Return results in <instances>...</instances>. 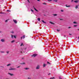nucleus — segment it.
Masks as SVG:
<instances>
[{
  "label": "nucleus",
  "mask_w": 79,
  "mask_h": 79,
  "mask_svg": "<svg viewBox=\"0 0 79 79\" xmlns=\"http://www.w3.org/2000/svg\"><path fill=\"white\" fill-rule=\"evenodd\" d=\"M16 69L15 68H11L9 69V70H16Z\"/></svg>",
  "instance_id": "1"
},
{
  "label": "nucleus",
  "mask_w": 79,
  "mask_h": 79,
  "mask_svg": "<svg viewBox=\"0 0 79 79\" xmlns=\"http://www.w3.org/2000/svg\"><path fill=\"white\" fill-rule=\"evenodd\" d=\"M40 68V66L39 65H38L36 67V69H39Z\"/></svg>",
  "instance_id": "2"
},
{
  "label": "nucleus",
  "mask_w": 79,
  "mask_h": 79,
  "mask_svg": "<svg viewBox=\"0 0 79 79\" xmlns=\"http://www.w3.org/2000/svg\"><path fill=\"white\" fill-rule=\"evenodd\" d=\"M37 54H34L31 56H34V57H35V56H37Z\"/></svg>",
  "instance_id": "3"
},
{
  "label": "nucleus",
  "mask_w": 79,
  "mask_h": 79,
  "mask_svg": "<svg viewBox=\"0 0 79 79\" xmlns=\"http://www.w3.org/2000/svg\"><path fill=\"white\" fill-rule=\"evenodd\" d=\"M13 21L15 24H17V21H16V20L14 19Z\"/></svg>",
  "instance_id": "4"
},
{
  "label": "nucleus",
  "mask_w": 79,
  "mask_h": 79,
  "mask_svg": "<svg viewBox=\"0 0 79 79\" xmlns=\"http://www.w3.org/2000/svg\"><path fill=\"white\" fill-rule=\"evenodd\" d=\"M1 41H2V42H5V40L4 39H2Z\"/></svg>",
  "instance_id": "5"
},
{
  "label": "nucleus",
  "mask_w": 79,
  "mask_h": 79,
  "mask_svg": "<svg viewBox=\"0 0 79 79\" xmlns=\"http://www.w3.org/2000/svg\"><path fill=\"white\" fill-rule=\"evenodd\" d=\"M74 2H75V3H78V2H79V1L78 0H75L74 1Z\"/></svg>",
  "instance_id": "6"
},
{
  "label": "nucleus",
  "mask_w": 79,
  "mask_h": 79,
  "mask_svg": "<svg viewBox=\"0 0 79 79\" xmlns=\"http://www.w3.org/2000/svg\"><path fill=\"white\" fill-rule=\"evenodd\" d=\"M78 6H79V5H76L75 7V8H76V9H77V8H78Z\"/></svg>",
  "instance_id": "7"
},
{
  "label": "nucleus",
  "mask_w": 79,
  "mask_h": 79,
  "mask_svg": "<svg viewBox=\"0 0 79 79\" xmlns=\"http://www.w3.org/2000/svg\"><path fill=\"white\" fill-rule=\"evenodd\" d=\"M49 23L52 24H55V23H53V22H49Z\"/></svg>",
  "instance_id": "8"
},
{
  "label": "nucleus",
  "mask_w": 79,
  "mask_h": 79,
  "mask_svg": "<svg viewBox=\"0 0 79 79\" xmlns=\"http://www.w3.org/2000/svg\"><path fill=\"white\" fill-rule=\"evenodd\" d=\"M8 74L10 75V76H13V74H12L11 73H8Z\"/></svg>",
  "instance_id": "9"
},
{
  "label": "nucleus",
  "mask_w": 79,
  "mask_h": 79,
  "mask_svg": "<svg viewBox=\"0 0 79 79\" xmlns=\"http://www.w3.org/2000/svg\"><path fill=\"white\" fill-rule=\"evenodd\" d=\"M37 20L39 21H40V18H38L37 19Z\"/></svg>",
  "instance_id": "10"
},
{
  "label": "nucleus",
  "mask_w": 79,
  "mask_h": 79,
  "mask_svg": "<svg viewBox=\"0 0 79 79\" xmlns=\"http://www.w3.org/2000/svg\"><path fill=\"white\" fill-rule=\"evenodd\" d=\"M15 42V40H13L11 41V43H14V42Z\"/></svg>",
  "instance_id": "11"
},
{
  "label": "nucleus",
  "mask_w": 79,
  "mask_h": 79,
  "mask_svg": "<svg viewBox=\"0 0 79 79\" xmlns=\"http://www.w3.org/2000/svg\"><path fill=\"white\" fill-rule=\"evenodd\" d=\"M65 6H66V7H70V6H67V5L66 4L65 5Z\"/></svg>",
  "instance_id": "12"
},
{
  "label": "nucleus",
  "mask_w": 79,
  "mask_h": 79,
  "mask_svg": "<svg viewBox=\"0 0 79 79\" xmlns=\"http://www.w3.org/2000/svg\"><path fill=\"white\" fill-rule=\"evenodd\" d=\"M24 69H26V70H27V69H29V68H24Z\"/></svg>",
  "instance_id": "13"
},
{
  "label": "nucleus",
  "mask_w": 79,
  "mask_h": 79,
  "mask_svg": "<svg viewBox=\"0 0 79 79\" xmlns=\"http://www.w3.org/2000/svg\"><path fill=\"white\" fill-rule=\"evenodd\" d=\"M53 1L55 2H58V0H53Z\"/></svg>",
  "instance_id": "14"
},
{
  "label": "nucleus",
  "mask_w": 79,
  "mask_h": 79,
  "mask_svg": "<svg viewBox=\"0 0 79 79\" xmlns=\"http://www.w3.org/2000/svg\"><path fill=\"white\" fill-rule=\"evenodd\" d=\"M34 10L36 11H37V12H38V10H37V9H35V8L34 7Z\"/></svg>",
  "instance_id": "15"
},
{
  "label": "nucleus",
  "mask_w": 79,
  "mask_h": 79,
  "mask_svg": "<svg viewBox=\"0 0 79 79\" xmlns=\"http://www.w3.org/2000/svg\"><path fill=\"white\" fill-rule=\"evenodd\" d=\"M73 23H74V24H77V23L76 22H73Z\"/></svg>",
  "instance_id": "16"
},
{
  "label": "nucleus",
  "mask_w": 79,
  "mask_h": 79,
  "mask_svg": "<svg viewBox=\"0 0 79 79\" xmlns=\"http://www.w3.org/2000/svg\"><path fill=\"white\" fill-rule=\"evenodd\" d=\"M54 15V16H57V15L56 14H53Z\"/></svg>",
  "instance_id": "17"
},
{
  "label": "nucleus",
  "mask_w": 79,
  "mask_h": 79,
  "mask_svg": "<svg viewBox=\"0 0 79 79\" xmlns=\"http://www.w3.org/2000/svg\"><path fill=\"white\" fill-rule=\"evenodd\" d=\"M42 22H43L44 23H46V22H44V20H42Z\"/></svg>",
  "instance_id": "18"
},
{
  "label": "nucleus",
  "mask_w": 79,
  "mask_h": 79,
  "mask_svg": "<svg viewBox=\"0 0 79 79\" xmlns=\"http://www.w3.org/2000/svg\"><path fill=\"white\" fill-rule=\"evenodd\" d=\"M10 65H11V64H7V66H10Z\"/></svg>",
  "instance_id": "19"
},
{
  "label": "nucleus",
  "mask_w": 79,
  "mask_h": 79,
  "mask_svg": "<svg viewBox=\"0 0 79 79\" xmlns=\"http://www.w3.org/2000/svg\"><path fill=\"white\" fill-rule=\"evenodd\" d=\"M7 11L8 12H11V11L10 10H7Z\"/></svg>",
  "instance_id": "20"
},
{
  "label": "nucleus",
  "mask_w": 79,
  "mask_h": 79,
  "mask_svg": "<svg viewBox=\"0 0 79 79\" xmlns=\"http://www.w3.org/2000/svg\"><path fill=\"white\" fill-rule=\"evenodd\" d=\"M22 45H23V43H22L21 44V45H20V46H22Z\"/></svg>",
  "instance_id": "21"
},
{
  "label": "nucleus",
  "mask_w": 79,
  "mask_h": 79,
  "mask_svg": "<svg viewBox=\"0 0 79 79\" xmlns=\"http://www.w3.org/2000/svg\"><path fill=\"white\" fill-rule=\"evenodd\" d=\"M43 67H45V64H44L43 65Z\"/></svg>",
  "instance_id": "22"
},
{
  "label": "nucleus",
  "mask_w": 79,
  "mask_h": 79,
  "mask_svg": "<svg viewBox=\"0 0 79 79\" xmlns=\"http://www.w3.org/2000/svg\"><path fill=\"white\" fill-rule=\"evenodd\" d=\"M60 31V30L57 29V32H59Z\"/></svg>",
  "instance_id": "23"
},
{
  "label": "nucleus",
  "mask_w": 79,
  "mask_h": 79,
  "mask_svg": "<svg viewBox=\"0 0 79 79\" xmlns=\"http://www.w3.org/2000/svg\"><path fill=\"white\" fill-rule=\"evenodd\" d=\"M20 64H25V63H21Z\"/></svg>",
  "instance_id": "24"
},
{
  "label": "nucleus",
  "mask_w": 79,
  "mask_h": 79,
  "mask_svg": "<svg viewBox=\"0 0 79 79\" xmlns=\"http://www.w3.org/2000/svg\"><path fill=\"white\" fill-rule=\"evenodd\" d=\"M11 35V37L12 38V39H13V35Z\"/></svg>",
  "instance_id": "25"
},
{
  "label": "nucleus",
  "mask_w": 79,
  "mask_h": 79,
  "mask_svg": "<svg viewBox=\"0 0 79 79\" xmlns=\"http://www.w3.org/2000/svg\"><path fill=\"white\" fill-rule=\"evenodd\" d=\"M6 53L7 54H8L9 53V51H7Z\"/></svg>",
  "instance_id": "26"
},
{
  "label": "nucleus",
  "mask_w": 79,
  "mask_h": 79,
  "mask_svg": "<svg viewBox=\"0 0 79 79\" xmlns=\"http://www.w3.org/2000/svg\"><path fill=\"white\" fill-rule=\"evenodd\" d=\"M14 37L15 38V39H16V36H14Z\"/></svg>",
  "instance_id": "27"
},
{
  "label": "nucleus",
  "mask_w": 79,
  "mask_h": 79,
  "mask_svg": "<svg viewBox=\"0 0 79 79\" xmlns=\"http://www.w3.org/2000/svg\"><path fill=\"white\" fill-rule=\"evenodd\" d=\"M8 22V20H6L5 21V22L6 23H7Z\"/></svg>",
  "instance_id": "28"
},
{
  "label": "nucleus",
  "mask_w": 79,
  "mask_h": 79,
  "mask_svg": "<svg viewBox=\"0 0 79 79\" xmlns=\"http://www.w3.org/2000/svg\"><path fill=\"white\" fill-rule=\"evenodd\" d=\"M21 50H22L23 51V52H24V51H23V48H22L21 49Z\"/></svg>",
  "instance_id": "29"
},
{
  "label": "nucleus",
  "mask_w": 79,
  "mask_h": 79,
  "mask_svg": "<svg viewBox=\"0 0 79 79\" xmlns=\"http://www.w3.org/2000/svg\"><path fill=\"white\" fill-rule=\"evenodd\" d=\"M1 53H5V52L3 51H1Z\"/></svg>",
  "instance_id": "30"
},
{
  "label": "nucleus",
  "mask_w": 79,
  "mask_h": 79,
  "mask_svg": "<svg viewBox=\"0 0 79 79\" xmlns=\"http://www.w3.org/2000/svg\"><path fill=\"white\" fill-rule=\"evenodd\" d=\"M0 67L1 68H4V66H1Z\"/></svg>",
  "instance_id": "31"
},
{
  "label": "nucleus",
  "mask_w": 79,
  "mask_h": 79,
  "mask_svg": "<svg viewBox=\"0 0 79 79\" xmlns=\"http://www.w3.org/2000/svg\"><path fill=\"white\" fill-rule=\"evenodd\" d=\"M31 11H32V12H34V10H33L31 9Z\"/></svg>",
  "instance_id": "32"
},
{
  "label": "nucleus",
  "mask_w": 79,
  "mask_h": 79,
  "mask_svg": "<svg viewBox=\"0 0 79 79\" xmlns=\"http://www.w3.org/2000/svg\"><path fill=\"white\" fill-rule=\"evenodd\" d=\"M44 5H46L47 4L45 3H43Z\"/></svg>",
  "instance_id": "33"
},
{
  "label": "nucleus",
  "mask_w": 79,
  "mask_h": 79,
  "mask_svg": "<svg viewBox=\"0 0 79 79\" xmlns=\"http://www.w3.org/2000/svg\"><path fill=\"white\" fill-rule=\"evenodd\" d=\"M25 38V35H24L23 37V39H24Z\"/></svg>",
  "instance_id": "34"
},
{
  "label": "nucleus",
  "mask_w": 79,
  "mask_h": 79,
  "mask_svg": "<svg viewBox=\"0 0 79 79\" xmlns=\"http://www.w3.org/2000/svg\"><path fill=\"white\" fill-rule=\"evenodd\" d=\"M0 14H4V13L1 12L0 13Z\"/></svg>",
  "instance_id": "35"
},
{
  "label": "nucleus",
  "mask_w": 79,
  "mask_h": 79,
  "mask_svg": "<svg viewBox=\"0 0 79 79\" xmlns=\"http://www.w3.org/2000/svg\"><path fill=\"white\" fill-rule=\"evenodd\" d=\"M23 37L22 36V37H21V40H22V39H23Z\"/></svg>",
  "instance_id": "36"
},
{
  "label": "nucleus",
  "mask_w": 79,
  "mask_h": 79,
  "mask_svg": "<svg viewBox=\"0 0 79 79\" xmlns=\"http://www.w3.org/2000/svg\"><path fill=\"white\" fill-rule=\"evenodd\" d=\"M52 0H48V1L49 2H50L51 1H52Z\"/></svg>",
  "instance_id": "37"
},
{
  "label": "nucleus",
  "mask_w": 79,
  "mask_h": 79,
  "mask_svg": "<svg viewBox=\"0 0 79 79\" xmlns=\"http://www.w3.org/2000/svg\"><path fill=\"white\" fill-rule=\"evenodd\" d=\"M19 67H20V66H19L17 67V68H19Z\"/></svg>",
  "instance_id": "38"
},
{
  "label": "nucleus",
  "mask_w": 79,
  "mask_h": 79,
  "mask_svg": "<svg viewBox=\"0 0 79 79\" xmlns=\"http://www.w3.org/2000/svg\"><path fill=\"white\" fill-rule=\"evenodd\" d=\"M73 26L74 27H76V26H77V25H74Z\"/></svg>",
  "instance_id": "39"
},
{
  "label": "nucleus",
  "mask_w": 79,
  "mask_h": 79,
  "mask_svg": "<svg viewBox=\"0 0 79 79\" xmlns=\"http://www.w3.org/2000/svg\"><path fill=\"white\" fill-rule=\"evenodd\" d=\"M61 11L62 12H63L64 11L63 10H61Z\"/></svg>",
  "instance_id": "40"
},
{
  "label": "nucleus",
  "mask_w": 79,
  "mask_h": 79,
  "mask_svg": "<svg viewBox=\"0 0 79 79\" xmlns=\"http://www.w3.org/2000/svg\"><path fill=\"white\" fill-rule=\"evenodd\" d=\"M22 52H23V51H20V53H22Z\"/></svg>",
  "instance_id": "41"
},
{
  "label": "nucleus",
  "mask_w": 79,
  "mask_h": 79,
  "mask_svg": "<svg viewBox=\"0 0 79 79\" xmlns=\"http://www.w3.org/2000/svg\"><path fill=\"white\" fill-rule=\"evenodd\" d=\"M47 63L48 64H50V63L49 62H47Z\"/></svg>",
  "instance_id": "42"
},
{
  "label": "nucleus",
  "mask_w": 79,
  "mask_h": 79,
  "mask_svg": "<svg viewBox=\"0 0 79 79\" xmlns=\"http://www.w3.org/2000/svg\"><path fill=\"white\" fill-rule=\"evenodd\" d=\"M54 78H55V77H53V78H50V79H54Z\"/></svg>",
  "instance_id": "43"
},
{
  "label": "nucleus",
  "mask_w": 79,
  "mask_h": 79,
  "mask_svg": "<svg viewBox=\"0 0 79 79\" xmlns=\"http://www.w3.org/2000/svg\"><path fill=\"white\" fill-rule=\"evenodd\" d=\"M68 28H69V29H70L71 27H69Z\"/></svg>",
  "instance_id": "44"
},
{
  "label": "nucleus",
  "mask_w": 79,
  "mask_h": 79,
  "mask_svg": "<svg viewBox=\"0 0 79 79\" xmlns=\"http://www.w3.org/2000/svg\"><path fill=\"white\" fill-rule=\"evenodd\" d=\"M28 2L29 3H30V2H29V0H27Z\"/></svg>",
  "instance_id": "45"
},
{
  "label": "nucleus",
  "mask_w": 79,
  "mask_h": 79,
  "mask_svg": "<svg viewBox=\"0 0 79 79\" xmlns=\"http://www.w3.org/2000/svg\"><path fill=\"white\" fill-rule=\"evenodd\" d=\"M28 79H31V78L28 77Z\"/></svg>",
  "instance_id": "46"
},
{
  "label": "nucleus",
  "mask_w": 79,
  "mask_h": 79,
  "mask_svg": "<svg viewBox=\"0 0 79 79\" xmlns=\"http://www.w3.org/2000/svg\"><path fill=\"white\" fill-rule=\"evenodd\" d=\"M26 49H27V48H24V50H26Z\"/></svg>",
  "instance_id": "47"
},
{
  "label": "nucleus",
  "mask_w": 79,
  "mask_h": 79,
  "mask_svg": "<svg viewBox=\"0 0 79 79\" xmlns=\"http://www.w3.org/2000/svg\"><path fill=\"white\" fill-rule=\"evenodd\" d=\"M37 1H38L39 2H40V0H38Z\"/></svg>",
  "instance_id": "48"
},
{
  "label": "nucleus",
  "mask_w": 79,
  "mask_h": 79,
  "mask_svg": "<svg viewBox=\"0 0 79 79\" xmlns=\"http://www.w3.org/2000/svg\"><path fill=\"white\" fill-rule=\"evenodd\" d=\"M73 2V0H72V2Z\"/></svg>",
  "instance_id": "49"
},
{
  "label": "nucleus",
  "mask_w": 79,
  "mask_h": 79,
  "mask_svg": "<svg viewBox=\"0 0 79 79\" xmlns=\"http://www.w3.org/2000/svg\"><path fill=\"white\" fill-rule=\"evenodd\" d=\"M69 35H72L71 34H69Z\"/></svg>",
  "instance_id": "50"
},
{
  "label": "nucleus",
  "mask_w": 79,
  "mask_h": 79,
  "mask_svg": "<svg viewBox=\"0 0 79 79\" xmlns=\"http://www.w3.org/2000/svg\"><path fill=\"white\" fill-rule=\"evenodd\" d=\"M60 20H63V19H60Z\"/></svg>",
  "instance_id": "51"
},
{
  "label": "nucleus",
  "mask_w": 79,
  "mask_h": 79,
  "mask_svg": "<svg viewBox=\"0 0 79 79\" xmlns=\"http://www.w3.org/2000/svg\"><path fill=\"white\" fill-rule=\"evenodd\" d=\"M59 79H61V78H60Z\"/></svg>",
  "instance_id": "52"
},
{
  "label": "nucleus",
  "mask_w": 79,
  "mask_h": 79,
  "mask_svg": "<svg viewBox=\"0 0 79 79\" xmlns=\"http://www.w3.org/2000/svg\"><path fill=\"white\" fill-rule=\"evenodd\" d=\"M1 32H2V31H0V33H1Z\"/></svg>",
  "instance_id": "53"
},
{
  "label": "nucleus",
  "mask_w": 79,
  "mask_h": 79,
  "mask_svg": "<svg viewBox=\"0 0 79 79\" xmlns=\"http://www.w3.org/2000/svg\"><path fill=\"white\" fill-rule=\"evenodd\" d=\"M78 31H79V29H78Z\"/></svg>",
  "instance_id": "54"
},
{
  "label": "nucleus",
  "mask_w": 79,
  "mask_h": 79,
  "mask_svg": "<svg viewBox=\"0 0 79 79\" xmlns=\"http://www.w3.org/2000/svg\"><path fill=\"white\" fill-rule=\"evenodd\" d=\"M78 39H79V37H78Z\"/></svg>",
  "instance_id": "55"
},
{
  "label": "nucleus",
  "mask_w": 79,
  "mask_h": 79,
  "mask_svg": "<svg viewBox=\"0 0 79 79\" xmlns=\"http://www.w3.org/2000/svg\"><path fill=\"white\" fill-rule=\"evenodd\" d=\"M49 74H48V75H49Z\"/></svg>",
  "instance_id": "56"
},
{
  "label": "nucleus",
  "mask_w": 79,
  "mask_h": 79,
  "mask_svg": "<svg viewBox=\"0 0 79 79\" xmlns=\"http://www.w3.org/2000/svg\"><path fill=\"white\" fill-rule=\"evenodd\" d=\"M22 59H23V58H22Z\"/></svg>",
  "instance_id": "57"
},
{
  "label": "nucleus",
  "mask_w": 79,
  "mask_h": 79,
  "mask_svg": "<svg viewBox=\"0 0 79 79\" xmlns=\"http://www.w3.org/2000/svg\"><path fill=\"white\" fill-rule=\"evenodd\" d=\"M33 8H34V6H33Z\"/></svg>",
  "instance_id": "58"
},
{
  "label": "nucleus",
  "mask_w": 79,
  "mask_h": 79,
  "mask_svg": "<svg viewBox=\"0 0 79 79\" xmlns=\"http://www.w3.org/2000/svg\"><path fill=\"white\" fill-rule=\"evenodd\" d=\"M76 38H77V37H76Z\"/></svg>",
  "instance_id": "59"
},
{
  "label": "nucleus",
  "mask_w": 79,
  "mask_h": 79,
  "mask_svg": "<svg viewBox=\"0 0 79 79\" xmlns=\"http://www.w3.org/2000/svg\"><path fill=\"white\" fill-rule=\"evenodd\" d=\"M37 1L38 0H37Z\"/></svg>",
  "instance_id": "60"
}]
</instances>
